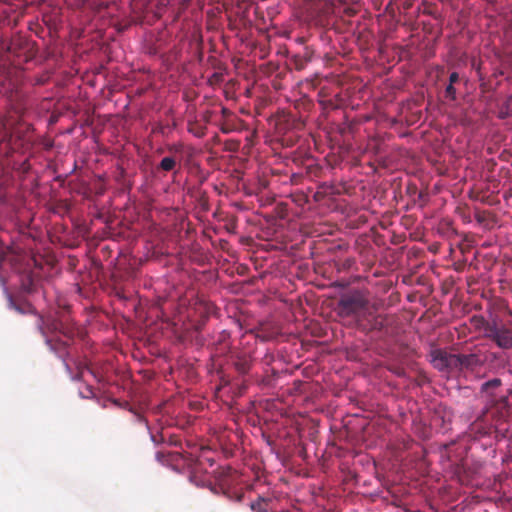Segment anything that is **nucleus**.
<instances>
[{"mask_svg":"<svg viewBox=\"0 0 512 512\" xmlns=\"http://www.w3.org/2000/svg\"><path fill=\"white\" fill-rule=\"evenodd\" d=\"M9 306L20 314L31 313L34 316V325L39 333L45 338V343L51 351L55 352L60 358L66 361L69 356L68 348L73 342L78 329L73 323L63 319L56 320L50 317H44L37 313L33 306L28 302L17 303L12 296L8 295Z\"/></svg>","mask_w":512,"mask_h":512,"instance_id":"1","label":"nucleus"},{"mask_svg":"<svg viewBox=\"0 0 512 512\" xmlns=\"http://www.w3.org/2000/svg\"><path fill=\"white\" fill-rule=\"evenodd\" d=\"M369 300L360 291H354L341 296L337 303L336 312L341 318L353 317L356 324L367 313Z\"/></svg>","mask_w":512,"mask_h":512,"instance_id":"2","label":"nucleus"},{"mask_svg":"<svg viewBox=\"0 0 512 512\" xmlns=\"http://www.w3.org/2000/svg\"><path fill=\"white\" fill-rule=\"evenodd\" d=\"M270 125L274 129L272 143L273 149H285L288 145L286 135L288 133V120L285 115H278L270 121Z\"/></svg>","mask_w":512,"mask_h":512,"instance_id":"3","label":"nucleus"},{"mask_svg":"<svg viewBox=\"0 0 512 512\" xmlns=\"http://www.w3.org/2000/svg\"><path fill=\"white\" fill-rule=\"evenodd\" d=\"M487 338L503 350L512 348V330L505 325L494 322L493 327L488 329Z\"/></svg>","mask_w":512,"mask_h":512,"instance_id":"4","label":"nucleus"},{"mask_svg":"<svg viewBox=\"0 0 512 512\" xmlns=\"http://www.w3.org/2000/svg\"><path fill=\"white\" fill-rule=\"evenodd\" d=\"M386 326V317L376 314L370 306L357 327L364 332L381 331Z\"/></svg>","mask_w":512,"mask_h":512,"instance_id":"5","label":"nucleus"},{"mask_svg":"<svg viewBox=\"0 0 512 512\" xmlns=\"http://www.w3.org/2000/svg\"><path fill=\"white\" fill-rule=\"evenodd\" d=\"M433 366L439 371H450L456 368V354H450L442 349H434L430 353Z\"/></svg>","mask_w":512,"mask_h":512,"instance_id":"6","label":"nucleus"},{"mask_svg":"<svg viewBox=\"0 0 512 512\" xmlns=\"http://www.w3.org/2000/svg\"><path fill=\"white\" fill-rule=\"evenodd\" d=\"M18 255L15 250L9 246H4L2 241L0 240V286L5 287V276L3 272L5 271V266L9 265L10 267H14L17 262Z\"/></svg>","mask_w":512,"mask_h":512,"instance_id":"7","label":"nucleus"},{"mask_svg":"<svg viewBox=\"0 0 512 512\" xmlns=\"http://www.w3.org/2000/svg\"><path fill=\"white\" fill-rule=\"evenodd\" d=\"M456 368L455 370H474L475 368L482 365V360L478 354H456Z\"/></svg>","mask_w":512,"mask_h":512,"instance_id":"8","label":"nucleus"},{"mask_svg":"<svg viewBox=\"0 0 512 512\" xmlns=\"http://www.w3.org/2000/svg\"><path fill=\"white\" fill-rule=\"evenodd\" d=\"M0 149H6V153L17 149L14 136L8 132L3 124H0Z\"/></svg>","mask_w":512,"mask_h":512,"instance_id":"9","label":"nucleus"},{"mask_svg":"<svg viewBox=\"0 0 512 512\" xmlns=\"http://www.w3.org/2000/svg\"><path fill=\"white\" fill-rule=\"evenodd\" d=\"M273 501L270 498L259 496L257 500L252 501L250 508L254 512H268L273 509Z\"/></svg>","mask_w":512,"mask_h":512,"instance_id":"10","label":"nucleus"},{"mask_svg":"<svg viewBox=\"0 0 512 512\" xmlns=\"http://www.w3.org/2000/svg\"><path fill=\"white\" fill-rule=\"evenodd\" d=\"M470 323L474 326L476 330H484V337L487 338L489 327H493L494 322H488L481 315H473L470 319Z\"/></svg>","mask_w":512,"mask_h":512,"instance_id":"11","label":"nucleus"},{"mask_svg":"<svg viewBox=\"0 0 512 512\" xmlns=\"http://www.w3.org/2000/svg\"><path fill=\"white\" fill-rule=\"evenodd\" d=\"M501 384L502 382L499 378H494L492 380L486 381L481 385V392L487 394V396L490 398V402L494 403L493 390L499 388Z\"/></svg>","mask_w":512,"mask_h":512,"instance_id":"12","label":"nucleus"},{"mask_svg":"<svg viewBox=\"0 0 512 512\" xmlns=\"http://www.w3.org/2000/svg\"><path fill=\"white\" fill-rule=\"evenodd\" d=\"M312 51L308 48L305 49L303 55L297 54L293 57L294 66L297 70H301L312 58Z\"/></svg>","mask_w":512,"mask_h":512,"instance_id":"13","label":"nucleus"},{"mask_svg":"<svg viewBox=\"0 0 512 512\" xmlns=\"http://www.w3.org/2000/svg\"><path fill=\"white\" fill-rule=\"evenodd\" d=\"M492 430V425H485L483 423L482 419H477L472 425H471V431L475 434H478L480 436L489 435Z\"/></svg>","mask_w":512,"mask_h":512,"instance_id":"14","label":"nucleus"},{"mask_svg":"<svg viewBox=\"0 0 512 512\" xmlns=\"http://www.w3.org/2000/svg\"><path fill=\"white\" fill-rule=\"evenodd\" d=\"M493 405L497 409L500 418H505L508 415L509 403L505 396H501Z\"/></svg>","mask_w":512,"mask_h":512,"instance_id":"15","label":"nucleus"},{"mask_svg":"<svg viewBox=\"0 0 512 512\" xmlns=\"http://www.w3.org/2000/svg\"><path fill=\"white\" fill-rule=\"evenodd\" d=\"M175 167L176 160L174 157H164L158 165V169L165 172L172 171Z\"/></svg>","mask_w":512,"mask_h":512,"instance_id":"16","label":"nucleus"},{"mask_svg":"<svg viewBox=\"0 0 512 512\" xmlns=\"http://www.w3.org/2000/svg\"><path fill=\"white\" fill-rule=\"evenodd\" d=\"M235 368L241 374H245L250 369V361L247 358H238L234 363Z\"/></svg>","mask_w":512,"mask_h":512,"instance_id":"17","label":"nucleus"},{"mask_svg":"<svg viewBox=\"0 0 512 512\" xmlns=\"http://www.w3.org/2000/svg\"><path fill=\"white\" fill-rule=\"evenodd\" d=\"M512 114V94L507 98L506 102L504 103V106L501 110V117L505 118Z\"/></svg>","mask_w":512,"mask_h":512,"instance_id":"18","label":"nucleus"},{"mask_svg":"<svg viewBox=\"0 0 512 512\" xmlns=\"http://www.w3.org/2000/svg\"><path fill=\"white\" fill-rule=\"evenodd\" d=\"M50 79L49 73H43L33 79V85H44L46 84Z\"/></svg>","mask_w":512,"mask_h":512,"instance_id":"19","label":"nucleus"},{"mask_svg":"<svg viewBox=\"0 0 512 512\" xmlns=\"http://www.w3.org/2000/svg\"><path fill=\"white\" fill-rule=\"evenodd\" d=\"M445 97L450 100L456 99V89L454 87V84H448L445 89Z\"/></svg>","mask_w":512,"mask_h":512,"instance_id":"20","label":"nucleus"},{"mask_svg":"<svg viewBox=\"0 0 512 512\" xmlns=\"http://www.w3.org/2000/svg\"><path fill=\"white\" fill-rule=\"evenodd\" d=\"M308 385L307 382H302L300 380L293 381V390L297 393H301L305 390V387Z\"/></svg>","mask_w":512,"mask_h":512,"instance_id":"21","label":"nucleus"},{"mask_svg":"<svg viewBox=\"0 0 512 512\" xmlns=\"http://www.w3.org/2000/svg\"><path fill=\"white\" fill-rule=\"evenodd\" d=\"M130 411L134 414L135 416V419L139 422V423H143L145 425V427L147 429H149V425H148V421L143 417L142 414H140L139 412H137L136 410H133L132 408L130 409Z\"/></svg>","mask_w":512,"mask_h":512,"instance_id":"22","label":"nucleus"},{"mask_svg":"<svg viewBox=\"0 0 512 512\" xmlns=\"http://www.w3.org/2000/svg\"><path fill=\"white\" fill-rule=\"evenodd\" d=\"M459 81V74L457 72H452L449 76V84H455Z\"/></svg>","mask_w":512,"mask_h":512,"instance_id":"23","label":"nucleus"},{"mask_svg":"<svg viewBox=\"0 0 512 512\" xmlns=\"http://www.w3.org/2000/svg\"><path fill=\"white\" fill-rule=\"evenodd\" d=\"M182 148H183V146H182L181 144H177V145L169 146V147H168V150H169L170 152H175V153H176V152H180V151H182Z\"/></svg>","mask_w":512,"mask_h":512,"instance_id":"24","label":"nucleus"},{"mask_svg":"<svg viewBox=\"0 0 512 512\" xmlns=\"http://www.w3.org/2000/svg\"><path fill=\"white\" fill-rule=\"evenodd\" d=\"M491 357L495 360H501L504 361V354L502 353H492Z\"/></svg>","mask_w":512,"mask_h":512,"instance_id":"25","label":"nucleus"},{"mask_svg":"<svg viewBox=\"0 0 512 512\" xmlns=\"http://www.w3.org/2000/svg\"><path fill=\"white\" fill-rule=\"evenodd\" d=\"M151 440H152L154 443L158 444L159 442H162V441H163V437L161 436V437H160V439H159V438H157L155 435L151 434Z\"/></svg>","mask_w":512,"mask_h":512,"instance_id":"26","label":"nucleus"},{"mask_svg":"<svg viewBox=\"0 0 512 512\" xmlns=\"http://www.w3.org/2000/svg\"><path fill=\"white\" fill-rule=\"evenodd\" d=\"M83 371H84L83 369H79L78 374L76 376H73L72 379L73 380H80L82 375H83Z\"/></svg>","mask_w":512,"mask_h":512,"instance_id":"27","label":"nucleus"},{"mask_svg":"<svg viewBox=\"0 0 512 512\" xmlns=\"http://www.w3.org/2000/svg\"><path fill=\"white\" fill-rule=\"evenodd\" d=\"M156 458L159 460V461H162L163 458H164V454L162 452H157L156 453Z\"/></svg>","mask_w":512,"mask_h":512,"instance_id":"28","label":"nucleus"},{"mask_svg":"<svg viewBox=\"0 0 512 512\" xmlns=\"http://www.w3.org/2000/svg\"><path fill=\"white\" fill-rule=\"evenodd\" d=\"M294 178H296V176L293 175V177H290V182L291 183H294Z\"/></svg>","mask_w":512,"mask_h":512,"instance_id":"29","label":"nucleus"},{"mask_svg":"<svg viewBox=\"0 0 512 512\" xmlns=\"http://www.w3.org/2000/svg\"><path fill=\"white\" fill-rule=\"evenodd\" d=\"M289 197H290V199H292L293 201H297L296 199H294V198H293V194H292V193H290V194H289Z\"/></svg>","mask_w":512,"mask_h":512,"instance_id":"30","label":"nucleus"}]
</instances>
